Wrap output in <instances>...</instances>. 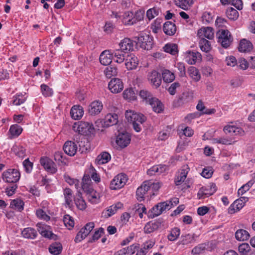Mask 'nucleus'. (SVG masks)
<instances>
[{"label":"nucleus","instance_id":"obj_1","mask_svg":"<svg viewBox=\"0 0 255 255\" xmlns=\"http://www.w3.org/2000/svg\"><path fill=\"white\" fill-rule=\"evenodd\" d=\"M125 116L127 121L132 123L135 131L139 132L141 130V125L146 120V117L144 115L129 110L126 111Z\"/></svg>","mask_w":255,"mask_h":255},{"label":"nucleus","instance_id":"obj_2","mask_svg":"<svg viewBox=\"0 0 255 255\" xmlns=\"http://www.w3.org/2000/svg\"><path fill=\"white\" fill-rule=\"evenodd\" d=\"M73 129L81 134H87L94 129L93 125L88 123L80 121L75 123L72 126Z\"/></svg>","mask_w":255,"mask_h":255},{"label":"nucleus","instance_id":"obj_3","mask_svg":"<svg viewBox=\"0 0 255 255\" xmlns=\"http://www.w3.org/2000/svg\"><path fill=\"white\" fill-rule=\"evenodd\" d=\"M137 43L142 48L149 50L152 48L153 39L152 36L148 34L142 33L138 37Z\"/></svg>","mask_w":255,"mask_h":255},{"label":"nucleus","instance_id":"obj_4","mask_svg":"<svg viewBox=\"0 0 255 255\" xmlns=\"http://www.w3.org/2000/svg\"><path fill=\"white\" fill-rule=\"evenodd\" d=\"M169 207L167 202H160L148 211L147 212V216L149 218H154L161 214L164 211L169 210Z\"/></svg>","mask_w":255,"mask_h":255},{"label":"nucleus","instance_id":"obj_5","mask_svg":"<svg viewBox=\"0 0 255 255\" xmlns=\"http://www.w3.org/2000/svg\"><path fill=\"white\" fill-rule=\"evenodd\" d=\"M218 42L220 43L222 46L227 48L231 44L232 41V38L230 31L228 30H219L217 33Z\"/></svg>","mask_w":255,"mask_h":255},{"label":"nucleus","instance_id":"obj_6","mask_svg":"<svg viewBox=\"0 0 255 255\" xmlns=\"http://www.w3.org/2000/svg\"><path fill=\"white\" fill-rule=\"evenodd\" d=\"M20 177V172L16 169H8L2 175L3 180L7 183H16L19 180Z\"/></svg>","mask_w":255,"mask_h":255},{"label":"nucleus","instance_id":"obj_7","mask_svg":"<svg viewBox=\"0 0 255 255\" xmlns=\"http://www.w3.org/2000/svg\"><path fill=\"white\" fill-rule=\"evenodd\" d=\"M128 178L125 174H119L111 181L110 188L112 190L119 189L124 186Z\"/></svg>","mask_w":255,"mask_h":255},{"label":"nucleus","instance_id":"obj_8","mask_svg":"<svg viewBox=\"0 0 255 255\" xmlns=\"http://www.w3.org/2000/svg\"><path fill=\"white\" fill-rule=\"evenodd\" d=\"M108 87L112 93H118L123 90L124 84L120 79L113 78L109 83Z\"/></svg>","mask_w":255,"mask_h":255},{"label":"nucleus","instance_id":"obj_9","mask_svg":"<svg viewBox=\"0 0 255 255\" xmlns=\"http://www.w3.org/2000/svg\"><path fill=\"white\" fill-rule=\"evenodd\" d=\"M83 191L86 192L87 199L90 202L93 204H97L99 202V194L92 187L87 189V187L84 185Z\"/></svg>","mask_w":255,"mask_h":255},{"label":"nucleus","instance_id":"obj_10","mask_svg":"<svg viewBox=\"0 0 255 255\" xmlns=\"http://www.w3.org/2000/svg\"><path fill=\"white\" fill-rule=\"evenodd\" d=\"M148 80L150 84L157 88L160 86L161 83V76L160 73L155 70L149 72L147 75Z\"/></svg>","mask_w":255,"mask_h":255},{"label":"nucleus","instance_id":"obj_11","mask_svg":"<svg viewBox=\"0 0 255 255\" xmlns=\"http://www.w3.org/2000/svg\"><path fill=\"white\" fill-rule=\"evenodd\" d=\"M223 130L226 134H229L231 136H243L245 134L244 130L241 128L233 125L225 126Z\"/></svg>","mask_w":255,"mask_h":255},{"label":"nucleus","instance_id":"obj_12","mask_svg":"<svg viewBox=\"0 0 255 255\" xmlns=\"http://www.w3.org/2000/svg\"><path fill=\"white\" fill-rule=\"evenodd\" d=\"M40 163L48 172L51 173H55L57 171V169L55 167L54 163L48 157H41L40 160Z\"/></svg>","mask_w":255,"mask_h":255},{"label":"nucleus","instance_id":"obj_13","mask_svg":"<svg viewBox=\"0 0 255 255\" xmlns=\"http://www.w3.org/2000/svg\"><path fill=\"white\" fill-rule=\"evenodd\" d=\"M150 181H144L140 187H139L136 192V195L137 199L141 201L144 200V195L147 193V192L150 190Z\"/></svg>","mask_w":255,"mask_h":255},{"label":"nucleus","instance_id":"obj_14","mask_svg":"<svg viewBox=\"0 0 255 255\" xmlns=\"http://www.w3.org/2000/svg\"><path fill=\"white\" fill-rule=\"evenodd\" d=\"M125 64L128 70L135 69L138 64L137 57L132 54H128Z\"/></svg>","mask_w":255,"mask_h":255},{"label":"nucleus","instance_id":"obj_15","mask_svg":"<svg viewBox=\"0 0 255 255\" xmlns=\"http://www.w3.org/2000/svg\"><path fill=\"white\" fill-rule=\"evenodd\" d=\"M131 138L128 133H121L117 136L116 143L122 148L127 147L130 143Z\"/></svg>","mask_w":255,"mask_h":255},{"label":"nucleus","instance_id":"obj_16","mask_svg":"<svg viewBox=\"0 0 255 255\" xmlns=\"http://www.w3.org/2000/svg\"><path fill=\"white\" fill-rule=\"evenodd\" d=\"M120 49L126 53L133 50L134 42L128 38H125L119 43Z\"/></svg>","mask_w":255,"mask_h":255},{"label":"nucleus","instance_id":"obj_17","mask_svg":"<svg viewBox=\"0 0 255 255\" xmlns=\"http://www.w3.org/2000/svg\"><path fill=\"white\" fill-rule=\"evenodd\" d=\"M100 63L103 65H108L111 63L113 60V52L112 50H106L103 51L99 57Z\"/></svg>","mask_w":255,"mask_h":255},{"label":"nucleus","instance_id":"obj_18","mask_svg":"<svg viewBox=\"0 0 255 255\" xmlns=\"http://www.w3.org/2000/svg\"><path fill=\"white\" fill-rule=\"evenodd\" d=\"M103 104L99 101L92 102L88 107L89 114L91 116H95L101 113L103 109Z\"/></svg>","mask_w":255,"mask_h":255},{"label":"nucleus","instance_id":"obj_19","mask_svg":"<svg viewBox=\"0 0 255 255\" xmlns=\"http://www.w3.org/2000/svg\"><path fill=\"white\" fill-rule=\"evenodd\" d=\"M63 148L66 154L70 156H73L77 152V146L73 141H67L64 143Z\"/></svg>","mask_w":255,"mask_h":255},{"label":"nucleus","instance_id":"obj_20","mask_svg":"<svg viewBox=\"0 0 255 255\" xmlns=\"http://www.w3.org/2000/svg\"><path fill=\"white\" fill-rule=\"evenodd\" d=\"M197 35L199 38L212 39L214 37V30L210 27H202L198 31Z\"/></svg>","mask_w":255,"mask_h":255},{"label":"nucleus","instance_id":"obj_21","mask_svg":"<svg viewBox=\"0 0 255 255\" xmlns=\"http://www.w3.org/2000/svg\"><path fill=\"white\" fill-rule=\"evenodd\" d=\"M188 171V167L187 166H184L183 169H182L181 171L178 172L174 179V182L176 185H180L184 181L187 177Z\"/></svg>","mask_w":255,"mask_h":255},{"label":"nucleus","instance_id":"obj_22","mask_svg":"<svg viewBox=\"0 0 255 255\" xmlns=\"http://www.w3.org/2000/svg\"><path fill=\"white\" fill-rule=\"evenodd\" d=\"M84 110L80 105L73 106L70 111L71 118L75 120L80 119L83 116Z\"/></svg>","mask_w":255,"mask_h":255},{"label":"nucleus","instance_id":"obj_23","mask_svg":"<svg viewBox=\"0 0 255 255\" xmlns=\"http://www.w3.org/2000/svg\"><path fill=\"white\" fill-rule=\"evenodd\" d=\"M113 52V60L119 64L123 63L124 61H125V59H126L127 55L126 53L125 52H123L120 49H117L113 51H112Z\"/></svg>","mask_w":255,"mask_h":255},{"label":"nucleus","instance_id":"obj_24","mask_svg":"<svg viewBox=\"0 0 255 255\" xmlns=\"http://www.w3.org/2000/svg\"><path fill=\"white\" fill-rule=\"evenodd\" d=\"M118 115L117 114H107L104 119L103 125L104 127H109L118 123Z\"/></svg>","mask_w":255,"mask_h":255},{"label":"nucleus","instance_id":"obj_25","mask_svg":"<svg viewBox=\"0 0 255 255\" xmlns=\"http://www.w3.org/2000/svg\"><path fill=\"white\" fill-rule=\"evenodd\" d=\"M167 169L168 167L165 165L160 164L154 165L147 171V173L150 176H152L155 174L159 175L165 172Z\"/></svg>","mask_w":255,"mask_h":255},{"label":"nucleus","instance_id":"obj_26","mask_svg":"<svg viewBox=\"0 0 255 255\" xmlns=\"http://www.w3.org/2000/svg\"><path fill=\"white\" fill-rule=\"evenodd\" d=\"M253 48L252 43L246 39H243L240 41L238 49L241 52H250Z\"/></svg>","mask_w":255,"mask_h":255},{"label":"nucleus","instance_id":"obj_27","mask_svg":"<svg viewBox=\"0 0 255 255\" xmlns=\"http://www.w3.org/2000/svg\"><path fill=\"white\" fill-rule=\"evenodd\" d=\"M75 204L77 208L80 210H84L86 208L87 205L85 200L82 197V194L80 191H77L75 197L74 199Z\"/></svg>","mask_w":255,"mask_h":255},{"label":"nucleus","instance_id":"obj_28","mask_svg":"<svg viewBox=\"0 0 255 255\" xmlns=\"http://www.w3.org/2000/svg\"><path fill=\"white\" fill-rule=\"evenodd\" d=\"M163 30L166 35H173L176 31V26L171 21H167L163 25Z\"/></svg>","mask_w":255,"mask_h":255},{"label":"nucleus","instance_id":"obj_29","mask_svg":"<svg viewBox=\"0 0 255 255\" xmlns=\"http://www.w3.org/2000/svg\"><path fill=\"white\" fill-rule=\"evenodd\" d=\"M148 104L151 106L153 110L156 113H159L163 111L162 103L155 97H153Z\"/></svg>","mask_w":255,"mask_h":255},{"label":"nucleus","instance_id":"obj_30","mask_svg":"<svg viewBox=\"0 0 255 255\" xmlns=\"http://www.w3.org/2000/svg\"><path fill=\"white\" fill-rule=\"evenodd\" d=\"M187 72L189 76L194 82H198L201 79V75L197 68L193 66H190L188 68Z\"/></svg>","mask_w":255,"mask_h":255},{"label":"nucleus","instance_id":"obj_31","mask_svg":"<svg viewBox=\"0 0 255 255\" xmlns=\"http://www.w3.org/2000/svg\"><path fill=\"white\" fill-rule=\"evenodd\" d=\"M111 159V155L107 152H102L96 158V162L101 165L108 163Z\"/></svg>","mask_w":255,"mask_h":255},{"label":"nucleus","instance_id":"obj_32","mask_svg":"<svg viewBox=\"0 0 255 255\" xmlns=\"http://www.w3.org/2000/svg\"><path fill=\"white\" fill-rule=\"evenodd\" d=\"M241 200H236L230 205L228 209V213L233 214L236 212L239 211L244 206V203Z\"/></svg>","mask_w":255,"mask_h":255},{"label":"nucleus","instance_id":"obj_33","mask_svg":"<svg viewBox=\"0 0 255 255\" xmlns=\"http://www.w3.org/2000/svg\"><path fill=\"white\" fill-rule=\"evenodd\" d=\"M123 23L126 25H131L135 24L133 21V13L131 11H126L123 15Z\"/></svg>","mask_w":255,"mask_h":255},{"label":"nucleus","instance_id":"obj_34","mask_svg":"<svg viewBox=\"0 0 255 255\" xmlns=\"http://www.w3.org/2000/svg\"><path fill=\"white\" fill-rule=\"evenodd\" d=\"M43 224H37V230L39 233L43 237L50 239H55L56 236L51 231L46 230L43 227Z\"/></svg>","mask_w":255,"mask_h":255},{"label":"nucleus","instance_id":"obj_35","mask_svg":"<svg viewBox=\"0 0 255 255\" xmlns=\"http://www.w3.org/2000/svg\"><path fill=\"white\" fill-rule=\"evenodd\" d=\"M63 194L66 205L68 207H71L73 204L72 199L73 196L72 191L70 188H66L64 190Z\"/></svg>","mask_w":255,"mask_h":255},{"label":"nucleus","instance_id":"obj_36","mask_svg":"<svg viewBox=\"0 0 255 255\" xmlns=\"http://www.w3.org/2000/svg\"><path fill=\"white\" fill-rule=\"evenodd\" d=\"M236 239L240 241H244L248 240L250 238V234L248 231L240 229L237 231L235 233Z\"/></svg>","mask_w":255,"mask_h":255},{"label":"nucleus","instance_id":"obj_37","mask_svg":"<svg viewBox=\"0 0 255 255\" xmlns=\"http://www.w3.org/2000/svg\"><path fill=\"white\" fill-rule=\"evenodd\" d=\"M26 99L25 93L24 94L22 93L16 94L13 97L12 104L15 106L20 105L25 102Z\"/></svg>","mask_w":255,"mask_h":255},{"label":"nucleus","instance_id":"obj_38","mask_svg":"<svg viewBox=\"0 0 255 255\" xmlns=\"http://www.w3.org/2000/svg\"><path fill=\"white\" fill-rule=\"evenodd\" d=\"M162 77L164 82L166 83L172 82L175 78L174 74L167 69L163 70Z\"/></svg>","mask_w":255,"mask_h":255},{"label":"nucleus","instance_id":"obj_39","mask_svg":"<svg viewBox=\"0 0 255 255\" xmlns=\"http://www.w3.org/2000/svg\"><path fill=\"white\" fill-rule=\"evenodd\" d=\"M199 42L201 50L206 53L209 52L211 49V46L210 42L205 38H200Z\"/></svg>","mask_w":255,"mask_h":255},{"label":"nucleus","instance_id":"obj_40","mask_svg":"<svg viewBox=\"0 0 255 255\" xmlns=\"http://www.w3.org/2000/svg\"><path fill=\"white\" fill-rule=\"evenodd\" d=\"M21 234L23 237L27 239H34L37 236L36 231L31 228H25Z\"/></svg>","mask_w":255,"mask_h":255},{"label":"nucleus","instance_id":"obj_41","mask_svg":"<svg viewBox=\"0 0 255 255\" xmlns=\"http://www.w3.org/2000/svg\"><path fill=\"white\" fill-rule=\"evenodd\" d=\"M24 202L19 199H16L11 201L10 207L13 209L21 211L23 209Z\"/></svg>","mask_w":255,"mask_h":255},{"label":"nucleus","instance_id":"obj_42","mask_svg":"<svg viewBox=\"0 0 255 255\" xmlns=\"http://www.w3.org/2000/svg\"><path fill=\"white\" fill-rule=\"evenodd\" d=\"M163 49L165 52L173 55H176L178 51V46L174 43H167L164 46Z\"/></svg>","mask_w":255,"mask_h":255},{"label":"nucleus","instance_id":"obj_43","mask_svg":"<svg viewBox=\"0 0 255 255\" xmlns=\"http://www.w3.org/2000/svg\"><path fill=\"white\" fill-rule=\"evenodd\" d=\"M62 249V247L61 244L59 243H54L49 246V251L51 254L57 255L61 253Z\"/></svg>","mask_w":255,"mask_h":255},{"label":"nucleus","instance_id":"obj_44","mask_svg":"<svg viewBox=\"0 0 255 255\" xmlns=\"http://www.w3.org/2000/svg\"><path fill=\"white\" fill-rule=\"evenodd\" d=\"M161 12L160 9L157 7H153L148 9L146 11V16L149 20H151Z\"/></svg>","mask_w":255,"mask_h":255},{"label":"nucleus","instance_id":"obj_45","mask_svg":"<svg viewBox=\"0 0 255 255\" xmlns=\"http://www.w3.org/2000/svg\"><path fill=\"white\" fill-rule=\"evenodd\" d=\"M227 16L230 19L235 20L239 17L238 11L233 7L228 8L226 12Z\"/></svg>","mask_w":255,"mask_h":255},{"label":"nucleus","instance_id":"obj_46","mask_svg":"<svg viewBox=\"0 0 255 255\" xmlns=\"http://www.w3.org/2000/svg\"><path fill=\"white\" fill-rule=\"evenodd\" d=\"M139 95L147 104L153 97L150 92L144 89L140 91Z\"/></svg>","mask_w":255,"mask_h":255},{"label":"nucleus","instance_id":"obj_47","mask_svg":"<svg viewBox=\"0 0 255 255\" xmlns=\"http://www.w3.org/2000/svg\"><path fill=\"white\" fill-rule=\"evenodd\" d=\"M104 74L108 78H111L117 75V69L116 67L108 66L105 69Z\"/></svg>","mask_w":255,"mask_h":255},{"label":"nucleus","instance_id":"obj_48","mask_svg":"<svg viewBox=\"0 0 255 255\" xmlns=\"http://www.w3.org/2000/svg\"><path fill=\"white\" fill-rule=\"evenodd\" d=\"M40 87L41 93L44 97H50L53 95V90L47 85L43 84Z\"/></svg>","mask_w":255,"mask_h":255},{"label":"nucleus","instance_id":"obj_49","mask_svg":"<svg viewBox=\"0 0 255 255\" xmlns=\"http://www.w3.org/2000/svg\"><path fill=\"white\" fill-rule=\"evenodd\" d=\"M123 97L125 99L134 100L135 99V95L132 89H126L123 92Z\"/></svg>","mask_w":255,"mask_h":255},{"label":"nucleus","instance_id":"obj_50","mask_svg":"<svg viewBox=\"0 0 255 255\" xmlns=\"http://www.w3.org/2000/svg\"><path fill=\"white\" fill-rule=\"evenodd\" d=\"M250 250L251 247L247 243H242L238 247V251L240 255H247Z\"/></svg>","mask_w":255,"mask_h":255},{"label":"nucleus","instance_id":"obj_51","mask_svg":"<svg viewBox=\"0 0 255 255\" xmlns=\"http://www.w3.org/2000/svg\"><path fill=\"white\" fill-rule=\"evenodd\" d=\"M64 178L67 183L70 185H74L75 188L78 191L80 187V181L78 180L72 178L69 176H65Z\"/></svg>","mask_w":255,"mask_h":255},{"label":"nucleus","instance_id":"obj_52","mask_svg":"<svg viewBox=\"0 0 255 255\" xmlns=\"http://www.w3.org/2000/svg\"><path fill=\"white\" fill-rule=\"evenodd\" d=\"M94 227V224H86L85 226L80 230L79 232L81 234L83 235L84 237H86L93 230Z\"/></svg>","mask_w":255,"mask_h":255},{"label":"nucleus","instance_id":"obj_53","mask_svg":"<svg viewBox=\"0 0 255 255\" xmlns=\"http://www.w3.org/2000/svg\"><path fill=\"white\" fill-rule=\"evenodd\" d=\"M175 67H176L179 71L178 75L180 77H183L186 76V69L184 63L182 62L177 63Z\"/></svg>","mask_w":255,"mask_h":255},{"label":"nucleus","instance_id":"obj_54","mask_svg":"<svg viewBox=\"0 0 255 255\" xmlns=\"http://www.w3.org/2000/svg\"><path fill=\"white\" fill-rule=\"evenodd\" d=\"M180 235V230L177 228L173 229L167 238L169 241H174L177 239Z\"/></svg>","mask_w":255,"mask_h":255},{"label":"nucleus","instance_id":"obj_55","mask_svg":"<svg viewBox=\"0 0 255 255\" xmlns=\"http://www.w3.org/2000/svg\"><path fill=\"white\" fill-rule=\"evenodd\" d=\"M21 128L17 125H12L10 127L9 131L13 136H18L22 132Z\"/></svg>","mask_w":255,"mask_h":255},{"label":"nucleus","instance_id":"obj_56","mask_svg":"<svg viewBox=\"0 0 255 255\" xmlns=\"http://www.w3.org/2000/svg\"><path fill=\"white\" fill-rule=\"evenodd\" d=\"M232 140L230 138L225 137L214 138L212 139L213 143H220L222 144H231Z\"/></svg>","mask_w":255,"mask_h":255},{"label":"nucleus","instance_id":"obj_57","mask_svg":"<svg viewBox=\"0 0 255 255\" xmlns=\"http://www.w3.org/2000/svg\"><path fill=\"white\" fill-rule=\"evenodd\" d=\"M104 233V230L102 228H100L98 230L96 231L92 236V239L89 242L93 243L97 241Z\"/></svg>","mask_w":255,"mask_h":255},{"label":"nucleus","instance_id":"obj_58","mask_svg":"<svg viewBox=\"0 0 255 255\" xmlns=\"http://www.w3.org/2000/svg\"><path fill=\"white\" fill-rule=\"evenodd\" d=\"M193 0H178L177 4L183 9H187L193 3Z\"/></svg>","mask_w":255,"mask_h":255},{"label":"nucleus","instance_id":"obj_59","mask_svg":"<svg viewBox=\"0 0 255 255\" xmlns=\"http://www.w3.org/2000/svg\"><path fill=\"white\" fill-rule=\"evenodd\" d=\"M158 228V224H145L143 230L146 234H150Z\"/></svg>","mask_w":255,"mask_h":255},{"label":"nucleus","instance_id":"obj_60","mask_svg":"<svg viewBox=\"0 0 255 255\" xmlns=\"http://www.w3.org/2000/svg\"><path fill=\"white\" fill-rule=\"evenodd\" d=\"M36 214L37 217L41 220H43L46 222L50 220V216L47 215L42 209H39L37 210Z\"/></svg>","mask_w":255,"mask_h":255},{"label":"nucleus","instance_id":"obj_61","mask_svg":"<svg viewBox=\"0 0 255 255\" xmlns=\"http://www.w3.org/2000/svg\"><path fill=\"white\" fill-rule=\"evenodd\" d=\"M146 211L145 207L142 204H138L134 205L132 208V211L134 213V215L135 216H137L139 212H145Z\"/></svg>","mask_w":255,"mask_h":255},{"label":"nucleus","instance_id":"obj_62","mask_svg":"<svg viewBox=\"0 0 255 255\" xmlns=\"http://www.w3.org/2000/svg\"><path fill=\"white\" fill-rule=\"evenodd\" d=\"M201 54L199 52H190L189 58L192 57V59L187 60V61L190 64H194L197 61L198 58H200Z\"/></svg>","mask_w":255,"mask_h":255},{"label":"nucleus","instance_id":"obj_63","mask_svg":"<svg viewBox=\"0 0 255 255\" xmlns=\"http://www.w3.org/2000/svg\"><path fill=\"white\" fill-rule=\"evenodd\" d=\"M23 166L25 172L29 173L32 170L33 163L29 161V158H27L23 161Z\"/></svg>","mask_w":255,"mask_h":255},{"label":"nucleus","instance_id":"obj_64","mask_svg":"<svg viewBox=\"0 0 255 255\" xmlns=\"http://www.w3.org/2000/svg\"><path fill=\"white\" fill-rule=\"evenodd\" d=\"M15 154L20 158H23L25 156V149L22 146H15L13 147Z\"/></svg>","mask_w":255,"mask_h":255}]
</instances>
